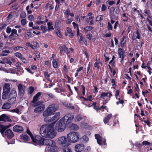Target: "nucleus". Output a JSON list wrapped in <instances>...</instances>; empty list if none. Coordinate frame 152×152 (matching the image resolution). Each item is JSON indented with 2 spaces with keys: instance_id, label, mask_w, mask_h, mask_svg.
Segmentation results:
<instances>
[{
  "instance_id": "21",
  "label": "nucleus",
  "mask_w": 152,
  "mask_h": 152,
  "mask_svg": "<svg viewBox=\"0 0 152 152\" xmlns=\"http://www.w3.org/2000/svg\"><path fill=\"white\" fill-rule=\"evenodd\" d=\"M62 152H72V151L71 148L69 146H67L62 147Z\"/></svg>"
},
{
  "instance_id": "53",
  "label": "nucleus",
  "mask_w": 152,
  "mask_h": 152,
  "mask_svg": "<svg viewBox=\"0 0 152 152\" xmlns=\"http://www.w3.org/2000/svg\"><path fill=\"white\" fill-rule=\"evenodd\" d=\"M150 144V143L148 141H144L142 143V144L143 145H149Z\"/></svg>"
},
{
  "instance_id": "62",
  "label": "nucleus",
  "mask_w": 152,
  "mask_h": 152,
  "mask_svg": "<svg viewBox=\"0 0 152 152\" xmlns=\"http://www.w3.org/2000/svg\"><path fill=\"white\" fill-rule=\"evenodd\" d=\"M26 16V14L25 13H22L20 16V17L21 18H24Z\"/></svg>"
},
{
  "instance_id": "8",
  "label": "nucleus",
  "mask_w": 152,
  "mask_h": 152,
  "mask_svg": "<svg viewBox=\"0 0 152 152\" xmlns=\"http://www.w3.org/2000/svg\"><path fill=\"white\" fill-rule=\"evenodd\" d=\"M58 143L62 146V147L69 146L71 145L67 137L65 136H61L58 139Z\"/></svg>"
},
{
  "instance_id": "34",
  "label": "nucleus",
  "mask_w": 152,
  "mask_h": 152,
  "mask_svg": "<svg viewBox=\"0 0 152 152\" xmlns=\"http://www.w3.org/2000/svg\"><path fill=\"white\" fill-rule=\"evenodd\" d=\"M34 91V88L32 87H30L27 90L28 93L29 94H31Z\"/></svg>"
},
{
  "instance_id": "45",
  "label": "nucleus",
  "mask_w": 152,
  "mask_h": 152,
  "mask_svg": "<svg viewBox=\"0 0 152 152\" xmlns=\"http://www.w3.org/2000/svg\"><path fill=\"white\" fill-rule=\"evenodd\" d=\"M107 28H108V30L109 31L110 30H112L113 28V27L112 25L110 23V22H108L107 24Z\"/></svg>"
},
{
  "instance_id": "32",
  "label": "nucleus",
  "mask_w": 152,
  "mask_h": 152,
  "mask_svg": "<svg viewBox=\"0 0 152 152\" xmlns=\"http://www.w3.org/2000/svg\"><path fill=\"white\" fill-rule=\"evenodd\" d=\"M13 50L15 51H17L18 50L22 51L23 50V48L21 46H17L14 48Z\"/></svg>"
},
{
  "instance_id": "14",
  "label": "nucleus",
  "mask_w": 152,
  "mask_h": 152,
  "mask_svg": "<svg viewBox=\"0 0 152 152\" xmlns=\"http://www.w3.org/2000/svg\"><path fill=\"white\" fill-rule=\"evenodd\" d=\"M5 134L7 138L9 139L12 138L14 136V134L12 131L10 129H8L6 131Z\"/></svg>"
},
{
  "instance_id": "35",
  "label": "nucleus",
  "mask_w": 152,
  "mask_h": 152,
  "mask_svg": "<svg viewBox=\"0 0 152 152\" xmlns=\"http://www.w3.org/2000/svg\"><path fill=\"white\" fill-rule=\"evenodd\" d=\"M32 37L31 33L30 32H28L25 35V37L26 39H29Z\"/></svg>"
},
{
  "instance_id": "36",
  "label": "nucleus",
  "mask_w": 152,
  "mask_h": 152,
  "mask_svg": "<svg viewBox=\"0 0 152 152\" xmlns=\"http://www.w3.org/2000/svg\"><path fill=\"white\" fill-rule=\"evenodd\" d=\"M66 30L67 32L68 33L70 34L71 37H72L74 36V34H73V33L72 32V30L71 28L67 27L66 28Z\"/></svg>"
},
{
  "instance_id": "56",
  "label": "nucleus",
  "mask_w": 152,
  "mask_h": 152,
  "mask_svg": "<svg viewBox=\"0 0 152 152\" xmlns=\"http://www.w3.org/2000/svg\"><path fill=\"white\" fill-rule=\"evenodd\" d=\"M27 133L30 136L31 138L33 137V135H32L31 132L29 129H27L26 131Z\"/></svg>"
},
{
  "instance_id": "47",
  "label": "nucleus",
  "mask_w": 152,
  "mask_h": 152,
  "mask_svg": "<svg viewBox=\"0 0 152 152\" xmlns=\"http://www.w3.org/2000/svg\"><path fill=\"white\" fill-rule=\"evenodd\" d=\"M82 138L85 142H87L88 141L89 138L86 135L83 136Z\"/></svg>"
},
{
  "instance_id": "24",
  "label": "nucleus",
  "mask_w": 152,
  "mask_h": 152,
  "mask_svg": "<svg viewBox=\"0 0 152 152\" xmlns=\"http://www.w3.org/2000/svg\"><path fill=\"white\" fill-rule=\"evenodd\" d=\"M48 30V31L53 30L54 29L53 26L52 25V23L50 22L47 23Z\"/></svg>"
},
{
  "instance_id": "64",
  "label": "nucleus",
  "mask_w": 152,
  "mask_h": 152,
  "mask_svg": "<svg viewBox=\"0 0 152 152\" xmlns=\"http://www.w3.org/2000/svg\"><path fill=\"white\" fill-rule=\"evenodd\" d=\"M11 31L12 30L10 28L8 27L7 28L6 32L7 33H10L11 32Z\"/></svg>"
},
{
  "instance_id": "52",
  "label": "nucleus",
  "mask_w": 152,
  "mask_h": 152,
  "mask_svg": "<svg viewBox=\"0 0 152 152\" xmlns=\"http://www.w3.org/2000/svg\"><path fill=\"white\" fill-rule=\"evenodd\" d=\"M36 23L40 25L44 24L45 23V22L44 21H39L37 20L36 21Z\"/></svg>"
},
{
  "instance_id": "4",
  "label": "nucleus",
  "mask_w": 152,
  "mask_h": 152,
  "mask_svg": "<svg viewBox=\"0 0 152 152\" xmlns=\"http://www.w3.org/2000/svg\"><path fill=\"white\" fill-rule=\"evenodd\" d=\"M67 137L71 144V143H75L78 141L80 136L78 133L72 132L67 134Z\"/></svg>"
},
{
  "instance_id": "15",
  "label": "nucleus",
  "mask_w": 152,
  "mask_h": 152,
  "mask_svg": "<svg viewBox=\"0 0 152 152\" xmlns=\"http://www.w3.org/2000/svg\"><path fill=\"white\" fill-rule=\"evenodd\" d=\"M140 34L139 30H137L136 31L134 32L132 38V39L133 40H135L136 39H140Z\"/></svg>"
},
{
  "instance_id": "28",
  "label": "nucleus",
  "mask_w": 152,
  "mask_h": 152,
  "mask_svg": "<svg viewBox=\"0 0 152 152\" xmlns=\"http://www.w3.org/2000/svg\"><path fill=\"white\" fill-rule=\"evenodd\" d=\"M70 128L73 130H77L79 129V127L78 125L76 124H72L70 126Z\"/></svg>"
},
{
  "instance_id": "46",
  "label": "nucleus",
  "mask_w": 152,
  "mask_h": 152,
  "mask_svg": "<svg viewBox=\"0 0 152 152\" xmlns=\"http://www.w3.org/2000/svg\"><path fill=\"white\" fill-rule=\"evenodd\" d=\"M99 60H98L97 59H96V62L94 64V66L96 67H97L98 68H99Z\"/></svg>"
},
{
  "instance_id": "58",
  "label": "nucleus",
  "mask_w": 152,
  "mask_h": 152,
  "mask_svg": "<svg viewBox=\"0 0 152 152\" xmlns=\"http://www.w3.org/2000/svg\"><path fill=\"white\" fill-rule=\"evenodd\" d=\"M28 19L30 21H32L34 19V16L32 15H30L28 17Z\"/></svg>"
},
{
  "instance_id": "51",
  "label": "nucleus",
  "mask_w": 152,
  "mask_h": 152,
  "mask_svg": "<svg viewBox=\"0 0 152 152\" xmlns=\"http://www.w3.org/2000/svg\"><path fill=\"white\" fill-rule=\"evenodd\" d=\"M66 106L67 107L69 108V109H73L74 108V107L73 106H72L70 104H66Z\"/></svg>"
},
{
  "instance_id": "40",
  "label": "nucleus",
  "mask_w": 152,
  "mask_h": 152,
  "mask_svg": "<svg viewBox=\"0 0 152 152\" xmlns=\"http://www.w3.org/2000/svg\"><path fill=\"white\" fill-rule=\"evenodd\" d=\"M80 98L83 99L85 101H88V100H89L90 101H91L92 100V98L91 96H89L88 98H86L83 97L82 96H81Z\"/></svg>"
},
{
  "instance_id": "11",
  "label": "nucleus",
  "mask_w": 152,
  "mask_h": 152,
  "mask_svg": "<svg viewBox=\"0 0 152 152\" xmlns=\"http://www.w3.org/2000/svg\"><path fill=\"white\" fill-rule=\"evenodd\" d=\"M118 53L119 58L121 59L120 62L121 64H123L124 59L126 56L125 53L123 49L119 48L118 50Z\"/></svg>"
},
{
  "instance_id": "61",
  "label": "nucleus",
  "mask_w": 152,
  "mask_h": 152,
  "mask_svg": "<svg viewBox=\"0 0 152 152\" xmlns=\"http://www.w3.org/2000/svg\"><path fill=\"white\" fill-rule=\"evenodd\" d=\"M82 90V94L83 95H84L85 94V88L82 85L81 86Z\"/></svg>"
},
{
  "instance_id": "57",
  "label": "nucleus",
  "mask_w": 152,
  "mask_h": 152,
  "mask_svg": "<svg viewBox=\"0 0 152 152\" xmlns=\"http://www.w3.org/2000/svg\"><path fill=\"white\" fill-rule=\"evenodd\" d=\"M123 17L124 18V19L123 20L124 21H127L128 20V17L126 16V15L125 14H123L122 15Z\"/></svg>"
},
{
  "instance_id": "22",
  "label": "nucleus",
  "mask_w": 152,
  "mask_h": 152,
  "mask_svg": "<svg viewBox=\"0 0 152 152\" xmlns=\"http://www.w3.org/2000/svg\"><path fill=\"white\" fill-rule=\"evenodd\" d=\"M20 138L21 139L25 141H28L29 140V137L26 134H23L20 136Z\"/></svg>"
},
{
  "instance_id": "41",
  "label": "nucleus",
  "mask_w": 152,
  "mask_h": 152,
  "mask_svg": "<svg viewBox=\"0 0 152 152\" xmlns=\"http://www.w3.org/2000/svg\"><path fill=\"white\" fill-rule=\"evenodd\" d=\"M61 26V22H56L55 24V26L57 28V29H58Z\"/></svg>"
},
{
  "instance_id": "59",
  "label": "nucleus",
  "mask_w": 152,
  "mask_h": 152,
  "mask_svg": "<svg viewBox=\"0 0 152 152\" xmlns=\"http://www.w3.org/2000/svg\"><path fill=\"white\" fill-rule=\"evenodd\" d=\"M102 98L105 99L106 101L109 100L108 99V96H100Z\"/></svg>"
},
{
  "instance_id": "3",
  "label": "nucleus",
  "mask_w": 152,
  "mask_h": 152,
  "mask_svg": "<svg viewBox=\"0 0 152 152\" xmlns=\"http://www.w3.org/2000/svg\"><path fill=\"white\" fill-rule=\"evenodd\" d=\"M40 96H34L32 101V105L34 107H37L34 110V112L35 113L41 112L44 110L45 107L44 104H43V101L37 102L39 99Z\"/></svg>"
},
{
  "instance_id": "25",
  "label": "nucleus",
  "mask_w": 152,
  "mask_h": 152,
  "mask_svg": "<svg viewBox=\"0 0 152 152\" xmlns=\"http://www.w3.org/2000/svg\"><path fill=\"white\" fill-rule=\"evenodd\" d=\"M11 107L10 104L9 103H6L3 104L2 108V109H9Z\"/></svg>"
},
{
  "instance_id": "30",
  "label": "nucleus",
  "mask_w": 152,
  "mask_h": 152,
  "mask_svg": "<svg viewBox=\"0 0 152 152\" xmlns=\"http://www.w3.org/2000/svg\"><path fill=\"white\" fill-rule=\"evenodd\" d=\"M40 28L41 30L42 31V33H45L47 31H48V29L46 26L42 25L40 26Z\"/></svg>"
},
{
  "instance_id": "23",
  "label": "nucleus",
  "mask_w": 152,
  "mask_h": 152,
  "mask_svg": "<svg viewBox=\"0 0 152 152\" xmlns=\"http://www.w3.org/2000/svg\"><path fill=\"white\" fill-rule=\"evenodd\" d=\"M112 116L111 114H108L104 119V122L105 124L107 123L110 119L111 118Z\"/></svg>"
},
{
  "instance_id": "26",
  "label": "nucleus",
  "mask_w": 152,
  "mask_h": 152,
  "mask_svg": "<svg viewBox=\"0 0 152 152\" xmlns=\"http://www.w3.org/2000/svg\"><path fill=\"white\" fill-rule=\"evenodd\" d=\"M17 32V31L15 29H12L11 31V34L10 36V38L13 40L15 39L13 38V35L14 34H16Z\"/></svg>"
},
{
  "instance_id": "5",
  "label": "nucleus",
  "mask_w": 152,
  "mask_h": 152,
  "mask_svg": "<svg viewBox=\"0 0 152 152\" xmlns=\"http://www.w3.org/2000/svg\"><path fill=\"white\" fill-rule=\"evenodd\" d=\"M58 109V107L54 104H52L50 105L44 111L43 113L44 117L50 116L53 114Z\"/></svg>"
},
{
  "instance_id": "9",
  "label": "nucleus",
  "mask_w": 152,
  "mask_h": 152,
  "mask_svg": "<svg viewBox=\"0 0 152 152\" xmlns=\"http://www.w3.org/2000/svg\"><path fill=\"white\" fill-rule=\"evenodd\" d=\"M52 115L53 116L51 118L49 116H45L44 119L45 121L47 123L50 122L58 119L60 115V113L59 112H57Z\"/></svg>"
},
{
  "instance_id": "33",
  "label": "nucleus",
  "mask_w": 152,
  "mask_h": 152,
  "mask_svg": "<svg viewBox=\"0 0 152 152\" xmlns=\"http://www.w3.org/2000/svg\"><path fill=\"white\" fill-rule=\"evenodd\" d=\"M16 100V98L15 97H9L8 101L12 104L14 103Z\"/></svg>"
},
{
  "instance_id": "63",
  "label": "nucleus",
  "mask_w": 152,
  "mask_h": 152,
  "mask_svg": "<svg viewBox=\"0 0 152 152\" xmlns=\"http://www.w3.org/2000/svg\"><path fill=\"white\" fill-rule=\"evenodd\" d=\"M134 145L136 146L139 149H140L142 147V145L140 143L136 144Z\"/></svg>"
},
{
  "instance_id": "12",
  "label": "nucleus",
  "mask_w": 152,
  "mask_h": 152,
  "mask_svg": "<svg viewBox=\"0 0 152 152\" xmlns=\"http://www.w3.org/2000/svg\"><path fill=\"white\" fill-rule=\"evenodd\" d=\"M10 85L8 83H5L3 88V95H7L10 92Z\"/></svg>"
},
{
  "instance_id": "16",
  "label": "nucleus",
  "mask_w": 152,
  "mask_h": 152,
  "mask_svg": "<svg viewBox=\"0 0 152 152\" xmlns=\"http://www.w3.org/2000/svg\"><path fill=\"white\" fill-rule=\"evenodd\" d=\"M13 130L17 132H21L23 130V128L20 126L16 125L15 126L13 129Z\"/></svg>"
},
{
  "instance_id": "60",
  "label": "nucleus",
  "mask_w": 152,
  "mask_h": 152,
  "mask_svg": "<svg viewBox=\"0 0 152 152\" xmlns=\"http://www.w3.org/2000/svg\"><path fill=\"white\" fill-rule=\"evenodd\" d=\"M72 24L73 26H74V28H76L77 30V28H78V25L75 23V22H73L72 23Z\"/></svg>"
},
{
  "instance_id": "31",
  "label": "nucleus",
  "mask_w": 152,
  "mask_h": 152,
  "mask_svg": "<svg viewBox=\"0 0 152 152\" xmlns=\"http://www.w3.org/2000/svg\"><path fill=\"white\" fill-rule=\"evenodd\" d=\"M93 28V27L91 26H87L84 28V31L87 33L88 31H91Z\"/></svg>"
},
{
  "instance_id": "20",
  "label": "nucleus",
  "mask_w": 152,
  "mask_h": 152,
  "mask_svg": "<svg viewBox=\"0 0 152 152\" xmlns=\"http://www.w3.org/2000/svg\"><path fill=\"white\" fill-rule=\"evenodd\" d=\"M18 89L19 92L21 94H23L24 91V89L25 87L23 86L21 84H19L18 86Z\"/></svg>"
},
{
  "instance_id": "48",
  "label": "nucleus",
  "mask_w": 152,
  "mask_h": 152,
  "mask_svg": "<svg viewBox=\"0 0 152 152\" xmlns=\"http://www.w3.org/2000/svg\"><path fill=\"white\" fill-rule=\"evenodd\" d=\"M104 57L105 58L106 61H108L109 60V56H108V55L107 53H106L105 54H104Z\"/></svg>"
},
{
  "instance_id": "49",
  "label": "nucleus",
  "mask_w": 152,
  "mask_h": 152,
  "mask_svg": "<svg viewBox=\"0 0 152 152\" xmlns=\"http://www.w3.org/2000/svg\"><path fill=\"white\" fill-rule=\"evenodd\" d=\"M20 59L21 61L24 63L26 64L27 63V61L26 59L25 58L23 57L22 56L20 58Z\"/></svg>"
},
{
  "instance_id": "10",
  "label": "nucleus",
  "mask_w": 152,
  "mask_h": 152,
  "mask_svg": "<svg viewBox=\"0 0 152 152\" xmlns=\"http://www.w3.org/2000/svg\"><path fill=\"white\" fill-rule=\"evenodd\" d=\"M85 148V146L83 144H77L75 145L74 150L76 152H81L84 150Z\"/></svg>"
},
{
  "instance_id": "1",
  "label": "nucleus",
  "mask_w": 152,
  "mask_h": 152,
  "mask_svg": "<svg viewBox=\"0 0 152 152\" xmlns=\"http://www.w3.org/2000/svg\"><path fill=\"white\" fill-rule=\"evenodd\" d=\"M55 122L50 124H45L42 126L40 129V134L42 136L48 138L53 139L57 134L54 126Z\"/></svg>"
},
{
  "instance_id": "19",
  "label": "nucleus",
  "mask_w": 152,
  "mask_h": 152,
  "mask_svg": "<svg viewBox=\"0 0 152 152\" xmlns=\"http://www.w3.org/2000/svg\"><path fill=\"white\" fill-rule=\"evenodd\" d=\"M95 138L97 140V143L100 145H102V137L100 136L99 134H95Z\"/></svg>"
},
{
  "instance_id": "55",
  "label": "nucleus",
  "mask_w": 152,
  "mask_h": 152,
  "mask_svg": "<svg viewBox=\"0 0 152 152\" xmlns=\"http://www.w3.org/2000/svg\"><path fill=\"white\" fill-rule=\"evenodd\" d=\"M26 19H22L21 20V24L22 25L24 26V25H25L26 23Z\"/></svg>"
},
{
  "instance_id": "50",
  "label": "nucleus",
  "mask_w": 152,
  "mask_h": 152,
  "mask_svg": "<svg viewBox=\"0 0 152 152\" xmlns=\"http://www.w3.org/2000/svg\"><path fill=\"white\" fill-rule=\"evenodd\" d=\"M106 9H107V7L106 6V5L104 4H102V8H101L102 11H104L106 10Z\"/></svg>"
},
{
  "instance_id": "7",
  "label": "nucleus",
  "mask_w": 152,
  "mask_h": 152,
  "mask_svg": "<svg viewBox=\"0 0 152 152\" xmlns=\"http://www.w3.org/2000/svg\"><path fill=\"white\" fill-rule=\"evenodd\" d=\"M31 139L34 142L41 145H45L46 142L45 140H48L47 139L41 137L40 136L35 135H33Z\"/></svg>"
},
{
  "instance_id": "18",
  "label": "nucleus",
  "mask_w": 152,
  "mask_h": 152,
  "mask_svg": "<svg viewBox=\"0 0 152 152\" xmlns=\"http://www.w3.org/2000/svg\"><path fill=\"white\" fill-rule=\"evenodd\" d=\"M9 118L6 114H3L0 116V121L6 122L9 121Z\"/></svg>"
},
{
  "instance_id": "29",
  "label": "nucleus",
  "mask_w": 152,
  "mask_h": 152,
  "mask_svg": "<svg viewBox=\"0 0 152 152\" xmlns=\"http://www.w3.org/2000/svg\"><path fill=\"white\" fill-rule=\"evenodd\" d=\"M116 96V99L118 100L116 102L117 104L118 105L120 103L123 104L124 101L122 99H121L119 97L120 96Z\"/></svg>"
},
{
  "instance_id": "13",
  "label": "nucleus",
  "mask_w": 152,
  "mask_h": 152,
  "mask_svg": "<svg viewBox=\"0 0 152 152\" xmlns=\"http://www.w3.org/2000/svg\"><path fill=\"white\" fill-rule=\"evenodd\" d=\"M60 52L61 55L63 53V51L66 54H68L69 53V51L67 48L65 46H61L59 47Z\"/></svg>"
},
{
  "instance_id": "2",
  "label": "nucleus",
  "mask_w": 152,
  "mask_h": 152,
  "mask_svg": "<svg viewBox=\"0 0 152 152\" xmlns=\"http://www.w3.org/2000/svg\"><path fill=\"white\" fill-rule=\"evenodd\" d=\"M74 115L69 114L64 117L61 119L57 122L55 127L56 130L59 132L64 131L66 127V124H69L73 119Z\"/></svg>"
},
{
  "instance_id": "44",
  "label": "nucleus",
  "mask_w": 152,
  "mask_h": 152,
  "mask_svg": "<svg viewBox=\"0 0 152 152\" xmlns=\"http://www.w3.org/2000/svg\"><path fill=\"white\" fill-rule=\"evenodd\" d=\"M10 111L13 113H16L18 114H19L20 111L18 109H16L13 110H10Z\"/></svg>"
},
{
  "instance_id": "42",
  "label": "nucleus",
  "mask_w": 152,
  "mask_h": 152,
  "mask_svg": "<svg viewBox=\"0 0 152 152\" xmlns=\"http://www.w3.org/2000/svg\"><path fill=\"white\" fill-rule=\"evenodd\" d=\"M52 64L53 67L54 68H56L58 66L57 63L55 60H53L52 61Z\"/></svg>"
},
{
  "instance_id": "38",
  "label": "nucleus",
  "mask_w": 152,
  "mask_h": 152,
  "mask_svg": "<svg viewBox=\"0 0 152 152\" xmlns=\"http://www.w3.org/2000/svg\"><path fill=\"white\" fill-rule=\"evenodd\" d=\"M14 55L16 57L20 59V58L22 56V54L18 52H16L15 53Z\"/></svg>"
},
{
  "instance_id": "27",
  "label": "nucleus",
  "mask_w": 152,
  "mask_h": 152,
  "mask_svg": "<svg viewBox=\"0 0 152 152\" xmlns=\"http://www.w3.org/2000/svg\"><path fill=\"white\" fill-rule=\"evenodd\" d=\"M83 117L82 115H78L75 116L74 119L76 121H79L83 119Z\"/></svg>"
},
{
  "instance_id": "39",
  "label": "nucleus",
  "mask_w": 152,
  "mask_h": 152,
  "mask_svg": "<svg viewBox=\"0 0 152 152\" xmlns=\"http://www.w3.org/2000/svg\"><path fill=\"white\" fill-rule=\"evenodd\" d=\"M103 16L102 15H100L97 16L96 18V21H99L102 20Z\"/></svg>"
},
{
  "instance_id": "6",
  "label": "nucleus",
  "mask_w": 152,
  "mask_h": 152,
  "mask_svg": "<svg viewBox=\"0 0 152 152\" xmlns=\"http://www.w3.org/2000/svg\"><path fill=\"white\" fill-rule=\"evenodd\" d=\"M46 142L45 145L48 146V152H57V148L56 143L52 140L48 139L45 140Z\"/></svg>"
},
{
  "instance_id": "17",
  "label": "nucleus",
  "mask_w": 152,
  "mask_h": 152,
  "mask_svg": "<svg viewBox=\"0 0 152 152\" xmlns=\"http://www.w3.org/2000/svg\"><path fill=\"white\" fill-rule=\"evenodd\" d=\"M12 126V125L9 124L8 125L4 126L0 125V132L1 134L4 133V131L10 127Z\"/></svg>"
},
{
  "instance_id": "43",
  "label": "nucleus",
  "mask_w": 152,
  "mask_h": 152,
  "mask_svg": "<svg viewBox=\"0 0 152 152\" xmlns=\"http://www.w3.org/2000/svg\"><path fill=\"white\" fill-rule=\"evenodd\" d=\"M64 14L66 16V18H69V15L70 13V11L69 10L67 9L64 13Z\"/></svg>"
},
{
  "instance_id": "37",
  "label": "nucleus",
  "mask_w": 152,
  "mask_h": 152,
  "mask_svg": "<svg viewBox=\"0 0 152 152\" xmlns=\"http://www.w3.org/2000/svg\"><path fill=\"white\" fill-rule=\"evenodd\" d=\"M44 75L45 78H46L47 80L51 81L50 79V76L48 74V73L47 72H45L44 73Z\"/></svg>"
},
{
  "instance_id": "54",
  "label": "nucleus",
  "mask_w": 152,
  "mask_h": 152,
  "mask_svg": "<svg viewBox=\"0 0 152 152\" xmlns=\"http://www.w3.org/2000/svg\"><path fill=\"white\" fill-rule=\"evenodd\" d=\"M21 64L19 62H17L15 64V66L17 67L16 69H18V67L21 68Z\"/></svg>"
}]
</instances>
